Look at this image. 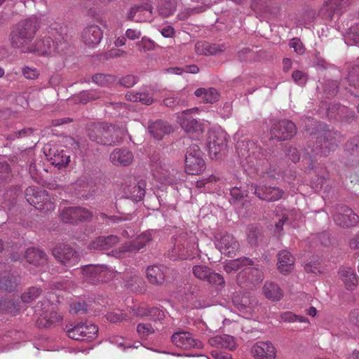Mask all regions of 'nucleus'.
Returning a JSON list of instances; mask_svg holds the SVG:
<instances>
[{
	"mask_svg": "<svg viewBox=\"0 0 359 359\" xmlns=\"http://www.w3.org/2000/svg\"><path fill=\"white\" fill-rule=\"evenodd\" d=\"M166 268L163 266H151L147 269V277L151 284L160 285L164 282Z\"/></svg>",
	"mask_w": 359,
	"mask_h": 359,
	"instance_id": "bb28decb",
	"label": "nucleus"
},
{
	"mask_svg": "<svg viewBox=\"0 0 359 359\" xmlns=\"http://www.w3.org/2000/svg\"><path fill=\"white\" fill-rule=\"evenodd\" d=\"M305 271L308 273H321L322 267L320 266L319 263H309L305 266Z\"/></svg>",
	"mask_w": 359,
	"mask_h": 359,
	"instance_id": "bf43d9fd",
	"label": "nucleus"
},
{
	"mask_svg": "<svg viewBox=\"0 0 359 359\" xmlns=\"http://www.w3.org/2000/svg\"><path fill=\"white\" fill-rule=\"evenodd\" d=\"M339 273L346 289L354 290L358 283V277L355 270L353 268L346 267L341 269Z\"/></svg>",
	"mask_w": 359,
	"mask_h": 359,
	"instance_id": "c85d7f7f",
	"label": "nucleus"
},
{
	"mask_svg": "<svg viewBox=\"0 0 359 359\" xmlns=\"http://www.w3.org/2000/svg\"><path fill=\"white\" fill-rule=\"evenodd\" d=\"M126 100L131 102H140L144 104H150L153 102V98L145 93L128 92L126 95Z\"/></svg>",
	"mask_w": 359,
	"mask_h": 359,
	"instance_id": "a19ab883",
	"label": "nucleus"
},
{
	"mask_svg": "<svg viewBox=\"0 0 359 359\" xmlns=\"http://www.w3.org/2000/svg\"><path fill=\"white\" fill-rule=\"evenodd\" d=\"M155 330L150 323H139L137 326V332L142 339H147L150 334L154 333Z\"/></svg>",
	"mask_w": 359,
	"mask_h": 359,
	"instance_id": "79ce46f5",
	"label": "nucleus"
},
{
	"mask_svg": "<svg viewBox=\"0 0 359 359\" xmlns=\"http://www.w3.org/2000/svg\"><path fill=\"white\" fill-rule=\"evenodd\" d=\"M287 155L289 158L293 162H296L299 160V156L296 148H290L288 151Z\"/></svg>",
	"mask_w": 359,
	"mask_h": 359,
	"instance_id": "69168bd1",
	"label": "nucleus"
},
{
	"mask_svg": "<svg viewBox=\"0 0 359 359\" xmlns=\"http://www.w3.org/2000/svg\"><path fill=\"white\" fill-rule=\"evenodd\" d=\"M224 45L210 44L206 42H198L196 44V50L198 54L214 55L223 51Z\"/></svg>",
	"mask_w": 359,
	"mask_h": 359,
	"instance_id": "c9c22d12",
	"label": "nucleus"
},
{
	"mask_svg": "<svg viewBox=\"0 0 359 359\" xmlns=\"http://www.w3.org/2000/svg\"><path fill=\"white\" fill-rule=\"evenodd\" d=\"M41 290L39 288L30 287L21 295V302L24 304L32 303L39 296Z\"/></svg>",
	"mask_w": 359,
	"mask_h": 359,
	"instance_id": "37998d69",
	"label": "nucleus"
},
{
	"mask_svg": "<svg viewBox=\"0 0 359 359\" xmlns=\"http://www.w3.org/2000/svg\"><path fill=\"white\" fill-rule=\"evenodd\" d=\"M252 353L255 359H275L276 348L269 341H258L252 348Z\"/></svg>",
	"mask_w": 359,
	"mask_h": 359,
	"instance_id": "aec40b11",
	"label": "nucleus"
},
{
	"mask_svg": "<svg viewBox=\"0 0 359 359\" xmlns=\"http://www.w3.org/2000/svg\"><path fill=\"white\" fill-rule=\"evenodd\" d=\"M193 273L197 278L206 280L210 283L217 285H222L224 283V280L220 274L211 271L206 266H194Z\"/></svg>",
	"mask_w": 359,
	"mask_h": 359,
	"instance_id": "f3484780",
	"label": "nucleus"
},
{
	"mask_svg": "<svg viewBox=\"0 0 359 359\" xmlns=\"http://www.w3.org/2000/svg\"><path fill=\"white\" fill-rule=\"evenodd\" d=\"M153 233V230H149L142 233L133 241L123 245L119 248L118 251H113V255L118 258H122L129 256L130 254L137 253L138 251L145 248L152 240Z\"/></svg>",
	"mask_w": 359,
	"mask_h": 359,
	"instance_id": "423d86ee",
	"label": "nucleus"
},
{
	"mask_svg": "<svg viewBox=\"0 0 359 359\" xmlns=\"http://www.w3.org/2000/svg\"><path fill=\"white\" fill-rule=\"evenodd\" d=\"M280 320L287 323H292L295 321L306 323L307 320L305 317L297 316L290 311H287L280 315Z\"/></svg>",
	"mask_w": 359,
	"mask_h": 359,
	"instance_id": "49530a36",
	"label": "nucleus"
},
{
	"mask_svg": "<svg viewBox=\"0 0 359 359\" xmlns=\"http://www.w3.org/2000/svg\"><path fill=\"white\" fill-rule=\"evenodd\" d=\"M294 259L292 255L286 250H283L278 254V268L281 273H287L293 269Z\"/></svg>",
	"mask_w": 359,
	"mask_h": 359,
	"instance_id": "c756f323",
	"label": "nucleus"
},
{
	"mask_svg": "<svg viewBox=\"0 0 359 359\" xmlns=\"http://www.w3.org/2000/svg\"><path fill=\"white\" fill-rule=\"evenodd\" d=\"M37 17L32 16L21 24L11 32V43L15 47L21 48L22 52H36L39 55H46L51 53L54 42L49 37L44 41H38L34 47H26L28 42L33 38L38 27Z\"/></svg>",
	"mask_w": 359,
	"mask_h": 359,
	"instance_id": "f257e3e1",
	"label": "nucleus"
},
{
	"mask_svg": "<svg viewBox=\"0 0 359 359\" xmlns=\"http://www.w3.org/2000/svg\"><path fill=\"white\" fill-rule=\"evenodd\" d=\"M335 223L342 227H351L359 222V217L348 207H341L334 214Z\"/></svg>",
	"mask_w": 359,
	"mask_h": 359,
	"instance_id": "4468645a",
	"label": "nucleus"
},
{
	"mask_svg": "<svg viewBox=\"0 0 359 359\" xmlns=\"http://www.w3.org/2000/svg\"><path fill=\"white\" fill-rule=\"evenodd\" d=\"M161 34L166 38H170L174 35V29L171 26H165L161 30Z\"/></svg>",
	"mask_w": 359,
	"mask_h": 359,
	"instance_id": "e2e57ef3",
	"label": "nucleus"
},
{
	"mask_svg": "<svg viewBox=\"0 0 359 359\" xmlns=\"http://www.w3.org/2000/svg\"><path fill=\"white\" fill-rule=\"evenodd\" d=\"M181 103V100L178 97H170L164 100V104L168 107H173Z\"/></svg>",
	"mask_w": 359,
	"mask_h": 359,
	"instance_id": "052dcab7",
	"label": "nucleus"
},
{
	"mask_svg": "<svg viewBox=\"0 0 359 359\" xmlns=\"http://www.w3.org/2000/svg\"><path fill=\"white\" fill-rule=\"evenodd\" d=\"M172 128L166 122L157 121L150 123L148 131L156 140H161L165 134H169Z\"/></svg>",
	"mask_w": 359,
	"mask_h": 359,
	"instance_id": "393cba45",
	"label": "nucleus"
},
{
	"mask_svg": "<svg viewBox=\"0 0 359 359\" xmlns=\"http://www.w3.org/2000/svg\"><path fill=\"white\" fill-rule=\"evenodd\" d=\"M349 245L351 249L359 250V233L351 239Z\"/></svg>",
	"mask_w": 359,
	"mask_h": 359,
	"instance_id": "338daca9",
	"label": "nucleus"
},
{
	"mask_svg": "<svg viewBox=\"0 0 359 359\" xmlns=\"http://www.w3.org/2000/svg\"><path fill=\"white\" fill-rule=\"evenodd\" d=\"M230 194L232 198L235 199H240L247 196L246 190H241L240 187H234L233 188L229 189Z\"/></svg>",
	"mask_w": 359,
	"mask_h": 359,
	"instance_id": "6e6d98bb",
	"label": "nucleus"
},
{
	"mask_svg": "<svg viewBox=\"0 0 359 359\" xmlns=\"http://www.w3.org/2000/svg\"><path fill=\"white\" fill-rule=\"evenodd\" d=\"M61 219L66 223L76 221H88L92 217V213L86 208L81 207H69L62 210Z\"/></svg>",
	"mask_w": 359,
	"mask_h": 359,
	"instance_id": "f8f14e48",
	"label": "nucleus"
},
{
	"mask_svg": "<svg viewBox=\"0 0 359 359\" xmlns=\"http://www.w3.org/2000/svg\"><path fill=\"white\" fill-rule=\"evenodd\" d=\"M113 79L114 78L111 76L102 74H96L93 78V82L101 86H107Z\"/></svg>",
	"mask_w": 359,
	"mask_h": 359,
	"instance_id": "09e8293b",
	"label": "nucleus"
},
{
	"mask_svg": "<svg viewBox=\"0 0 359 359\" xmlns=\"http://www.w3.org/2000/svg\"><path fill=\"white\" fill-rule=\"evenodd\" d=\"M176 8V0H163L158 6V13L163 17H169Z\"/></svg>",
	"mask_w": 359,
	"mask_h": 359,
	"instance_id": "ea45409f",
	"label": "nucleus"
},
{
	"mask_svg": "<svg viewBox=\"0 0 359 359\" xmlns=\"http://www.w3.org/2000/svg\"><path fill=\"white\" fill-rule=\"evenodd\" d=\"M126 36L128 39L134 40L140 38L141 32L136 29H128L126 31Z\"/></svg>",
	"mask_w": 359,
	"mask_h": 359,
	"instance_id": "0e129e2a",
	"label": "nucleus"
},
{
	"mask_svg": "<svg viewBox=\"0 0 359 359\" xmlns=\"http://www.w3.org/2000/svg\"><path fill=\"white\" fill-rule=\"evenodd\" d=\"M227 146V134L221 128L210 130L208 132L207 147L212 159H219L225 153Z\"/></svg>",
	"mask_w": 359,
	"mask_h": 359,
	"instance_id": "20e7f679",
	"label": "nucleus"
},
{
	"mask_svg": "<svg viewBox=\"0 0 359 359\" xmlns=\"http://www.w3.org/2000/svg\"><path fill=\"white\" fill-rule=\"evenodd\" d=\"M217 178L215 175H210L209 177L197 182V187L205 186L206 184L212 182H216Z\"/></svg>",
	"mask_w": 359,
	"mask_h": 359,
	"instance_id": "774afa93",
	"label": "nucleus"
},
{
	"mask_svg": "<svg viewBox=\"0 0 359 359\" xmlns=\"http://www.w3.org/2000/svg\"><path fill=\"white\" fill-rule=\"evenodd\" d=\"M140 50L147 51L152 50L154 48V43L147 37H142V40L137 43Z\"/></svg>",
	"mask_w": 359,
	"mask_h": 359,
	"instance_id": "603ef678",
	"label": "nucleus"
},
{
	"mask_svg": "<svg viewBox=\"0 0 359 359\" xmlns=\"http://www.w3.org/2000/svg\"><path fill=\"white\" fill-rule=\"evenodd\" d=\"M138 316H151L154 320H161L164 317V313L157 308H148L145 305H141L137 309L133 310Z\"/></svg>",
	"mask_w": 359,
	"mask_h": 359,
	"instance_id": "4c0bfd02",
	"label": "nucleus"
},
{
	"mask_svg": "<svg viewBox=\"0 0 359 359\" xmlns=\"http://www.w3.org/2000/svg\"><path fill=\"white\" fill-rule=\"evenodd\" d=\"M25 198L31 205L39 210L50 211L55 208L48 193L43 189L34 187H28L25 191Z\"/></svg>",
	"mask_w": 359,
	"mask_h": 359,
	"instance_id": "0eeeda50",
	"label": "nucleus"
},
{
	"mask_svg": "<svg viewBox=\"0 0 359 359\" xmlns=\"http://www.w3.org/2000/svg\"><path fill=\"white\" fill-rule=\"evenodd\" d=\"M102 38V32L100 28L96 25L86 27L82 32V39L88 46L97 45Z\"/></svg>",
	"mask_w": 359,
	"mask_h": 359,
	"instance_id": "4be33fe9",
	"label": "nucleus"
},
{
	"mask_svg": "<svg viewBox=\"0 0 359 359\" xmlns=\"http://www.w3.org/2000/svg\"><path fill=\"white\" fill-rule=\"evenodd\" d=\"M265 297L272 301H278L283 297V292L279 286L272 282H266L263 287Z\"/></svg>",
	"mask_w": 359,
	"mask_h": 359,
	"instance_id": "f704fd0d",
	"label": "nucleus"
},
{
	"mask_svg": "<svg viewBox=\"0 0 359 359\" xmlns=\"http://www.w3.org/2000/svg\"><path fill=\"white\" fill-rule=\"evenodd\" d=\"M249 189L254 191L258 198L265 201H277L283 196V191L278 187H257L255 185L252 184Z\"/></svg>",
	"mask_w": 359,
	"mask_h": 359,
	"instance_id": "412c9836",
	"label": "nucleus"
},
{
	"mask_svg": "<svg viewBox=\"0 0 359 359\" xmlns=\"http://www.w3.org/2000/svg\"><path fill=\"white\" fill-rule=\"evenodd\" d=\"M10 168L6 163H0V179H5L9 174Z\"/></svg>",
	"mask_w": 359,
	"mask_h": 359,
	"instance_id": "680f3d73",
	"label": "nucleus"
},
{
	"mask_svg": "<svg viewBox=\"0 0 359 359\" xmlns=\"http://www.w3.org/2000/svg\"><path fill=\"white\" fill-rule=\"evenodd\" d=\"M172 342L177 347L184 349L191 348H201L203 344L198 339H194L191 334L187 332H177L173 334L171 338Z\"/></svg>",
	"mask_w": 359,
	"mask_h": 359,
	"instance_id": "dca6fc26",
	"label": "nucleus"
},
{
	"mask_svg": "<svg viewBox=\"0 0 359 359\" xmlns=\"http://www.w3.org/2000/svg\"><path fill=\"white\" fill-rule=\"evenodd\" d=\"M106 318L110 323H116L126 320V315L117 310L107 313Z\"/></svg>",
	"mask_w": 359,
	"mask_h": 359,
	"instance_id": "de8ad7c7",
	"label": "nucleus"
},
{
	"mask_svg": "<svg viewBox=\"0 0 359 359\" xmlns=\"http://www.w3.org/2000/svg\"><path fill=\"white\" fill-rule=\"evenodd\" d=\"M171 166L166 161L159 160L152 164L151 171L155 179L161 184H171L172 179L170 177Z\"/></svg>",
	"mask_w": 359,
	"mask_h": 359,
	"instance_id": "a211bd4d",
	"label": "nucleus"
},
{
	"mask_svg": "<svg viewBox=\"0 0 359 359\" xmlns=\"http://www.w3.org/2000/svg\"><path fill=\"white\" fill-rule=\"evenodd\" d=\"M88 330L87 340H92L97 337L98 329L92 323H85L76 325L67 330V335L74 340H83V330Z\"/></svg>",
	"mask_w": 359,
	"mask_h": 359,
	"instance_id": "ddd939ff",
	"label": "nucleus"
},
{
	"mask_svg": "<svg viewBox=\"0 0 359 359\" xmlns=\"http://www.w3.org/2000/svg\"><path fill=\"white\" fill-rule=\"evenodd\" d=\"M118 241V238L116 236H100L90 244V248L98 250H106L111 248Z\"/></svg>",
	"mask_w": 359,
	"mask_h": 359,
	"instance_id": "473e14b6",
	"label": "nucleus"
},
{
	"mask_svg": "<svg viewBox=\"0 0 359 359\" xmlns=\"http://www.w3.org/2000/svg\"><path fill=\"white\" fill-rule=\"evenodd\" d=\"M215 247L222 253L231 257L239 249V243L236 238L229 233H226L217 238Z\"/></svg>",
	"mask_w": 359,
	"mask_h": 359,
	"instance_id": "2eb2a0df",
	"label": "nucleus"
},
{
	"mask_svg": "<svg viewBox=\"0 0 359 359\" xmlns=\"http://www.w3.org/2000/svg\"><path fill=\"white\" fill-rule=\"evenodd\" d=\"M252 265V260L243 257L228 261L224 268L227 273L242 269L238 274L239 282H241V279L248 274V280L252 283H259L263 280V273L258 269L251 267Z\"/></svg>",
	"mask_w": 359,
	"mask_h": 359,
	"instance_id": "f03ea898",
	"label": "nucleus"
},
{
	"mask_svg": "<svg viewBox=\"0 0 359 359\" xmlns=\"http://www.w3.org/2000/svg\"><path fill=\"white\" fill-rule=\"evenodd\" d=\"M88 136L92 141L101 144H111L118 142L117 140H109L108 138V131L100 126H95L88 133Z\"/></svg>",
	"mask_w": 359,
	"mask_h": 359,
	"instance_id": "cd10ccee",
	"label": "nucleus"
},
{
	"mask_svg": "<svg viewBox=\"0 0 359 359\" xmlns=\"http://www.w3.org/2000/svg\"><path fill=\"white\" fill-rule=\"evenodd\" d=\"M208 343L212 346L224 348L229 350H233L236 347L235 339L230 335H216L208 340Z\"/></svg>",
	"mask_w": 359,
	"mask_h": 359,
	"instance_id": "a878e982",
	"label": "nucleus"
},
{
	"mask_svg": "<svg viewBox=\"0 0 359 359\" xmlns=\"http://www.w3.org/2000/svg\"><path fill=\"white\" fill-rule=\"evenodd\" d=\"M119 82L121 85L126 88H130L137 83V79L133 75H127L121 78Z\"/></svg>",
	"mask_w": 359,
	"mask_h": 359,
	"instance_id": "5fc2aeb1",
	"label": "nucleus"
},
{
	"mask_svg": "<svg viewBox=\"0 0 359 359\" xmlns=\"http://www.w3.org/2000/svg\"><path fill=\"white\" fill-rule=\"evenodd\" d=\"M292 79L299 86H304L307 81L306 75L299 70H297L292 73Z\"/></svg>",
	"mask_w": 359,
	"mask_h": 359,
	"instance_id": "3c124183",
	"label": "nucleus"
},
{
	"mask_svg": "<svg viewBox=\"0 0 359 359\" xmlns=\"http://www.w3.org/2000/svg\"><path fill=\"white\" fill-rule=\"evenodd\" d=\"M295 133V125L287 120H283L274 123L271 130V138L279 141L291 138Z\"/></svg>",
	"mask_w": 359,
	"mask_h": 359,
	"instance_id": "9b49d317",
	"label": "nucleus"
},
{
	"mask_svg": "<svg viewBox=\"0 0 359 359\" xmlns=\"http://www.w3.org/2000/svg\"><path fill=\"white\" fill-rule=\"evenodd\" d=\"M146 183L144 180H140L137 182L133 189H137V193L133 194V199L135 201H140L145 194Z\"/></svg>",
	"mask_w": 359,
	"mask_h": 359,
	"instance_id": "8fccbe9b",
	"label": "nucleus"
},
{
	"mask_svg": "<svg viewBox=\"0 0 359 359\" xmlns=\"http://www.w3.org/2000/svg\"><path fill=\"white\" fill-rule=\"evenodd\" d=\"M53 256L64 266L71 267L78 264L80 256L72 248L62 244L53 250Z\"/></svg>",
	"mask_w": 359,
	"mask_h": 359,
	"instance_id": "9d476101",
	"label": "nucleus"
},
{
	"mask_svg": "<svg viewBox=\"0 0 359 359\" xmlns=\"http://www.w3.org/2000/svg\"><path fill=\"white\" fill-rule=\"evenodd\" d=\"M133 158L132 151L127 149H116L110 155V161L116 165H128L133 162Z\"/></svg>",
	"mask_w": 359,
	"mask_h": 359,
	"instance_id": "5701e85b",
	"label": "nucleus"
},
{
	"mask_svg": "<svg viewBox=\"0 0 359 359\" xmlns=\"http://www.w3.org/2000/svg\"><path fill=\"white\" fill-rule=\"evenodd\" d=\"M47 158L53 165L59 168L66 166L70 160L69 155H67L63 150L53 147L49 149L48 154H46Z\"/></svg>",
	"mask_w": 359,
	"mask_h": 359,
	"instance_id": "b1692460",
	"label": "nucleus"
},
{
	"mask_svg": "<svg viewBox=\"0 0 359 359\" xmlns=\"http://www.w3.org/2000/svg\"><path fill=\"white\" fill-rule=\"evenodd\" d=\"M290 46L294 48V51L299 55H302L304 53V48L300 39L297 38H293L289 43Z\"/></svg>",
	"mask_w": 359,
	"mask_h": 359,
	"instance_id": "864d4df0",
	"label": "nucleus"
},
{
	"mask_svg": "<svg viewBox=\"0 0 359 359\" xmlns=\"http://www.w3.org/2000/svg\"><path fill=\"white\" fill-rule=\"evenodd\" d=\"M109 341L111 344H116L118 348H121L123 350L130 348H137L142 345L140 342H135L133 346L130 344H126L125 343V339L121 337H113L110 338Z\"/></svg>",
	"mask_w": 359,
	"mask_h": 359,
	"instance_id": "c03bdc74",
	"label": "nucleus"
},
{
	"mask_svg": "<svg viewBox=\"0 0 359 359\" xmlns=\"http://www.w3.org/2000/svg\"><path fill=\"white\" fill-rule=\"evenodd\" d=\"M198 238L194 233H191L188 240L186 241L185 248L187 249V259H193L196 255H199V250L198 246Z\"/></svg>",
	"mask_w": 359,
	"mask_h": 359,
	"instance_id": "58836bf2",
	"label": "nucleus"
},
{
	"mask_svg": "<svg viewBox=\"0 0 359 359\" xmlns=\"http://www.w3.org/2000/svg\"><path fill=\"white\" fill-rule=\"evenodd\" d=\"M194 111H198V109L193 108L179 114L177 122L187 133L196 134L194 137L198 138L203 133L204 128L201 123L190 116V113Z\"/></svg>",
	"mask_w": 359,
	"mask_h": 359,
	"instance_id": "1a4fd4ad",
	"label": "nucleus"
},
{
	"mask_svg": "<svg viewBox=\"0 0 359 359\" xmlns=\"http://www.w3.org/2000/svg\"><path fill=\"white\" fill-rule=\"evenodd\" d=\"M152 17V7L149 2L134 6L128 13V18L136 22L150 20Z\"/></svg>",
	"mask_w": 359,
	"mask_h": 359,
	"instance_id": "6ab92c4d",
	"label": "nucleus"
},
{
	"mask_svg": "<svg viewBox=\"0 0 359 359\" xmlns=\"http://www.w3.org/2000/svg\"><path fill=\"white\" fill-rule=\"evenodd\" d=\"M23 75L29 79H34L37 78L39 75L38 71L35 68L25 67L22 70Z\"/></svg>",
	"mask_w": 359,
	"mask_h": 359,
	"instance_id": "13d9d810",
	"label": "nucleus"
},
{
	"mask_svg": "<svg viewBox=\"0 0 359 359\" xmlns=\"http://www.w3.org/2000/svg\"><path fill=\"white\" fill-rule=\"evenodd\" d=\"M20 282V277L11 272H4L0 280V290L12 291Z\"/></svg>",
	"mask_w": 359,
	"mask_h": 359,
	"instance_id": "2f4dec72",
	"label": "nucleus"
},
{
	"mask_svg": "<svg viewBox=\"0 0 359 359\" xmlns=\"http://www.w3.org/2000/svg\"><path fill=\"white\" fill-rule=\"evenodd\" d=\"M184 168L189 175H199L205 171L206 164L203 152L198 145L191 144L187 149Z\"/></svg>",
	"mask_w": 359,
	"mask_h": 359,
	"instance_id": "39448f33",
	"label": "nucleus"
},
{
	"mask_svg": "<svg viewBox=\"0 0 359 359\" xmlns=\"http://www.w3.org/2000/svg\"><path fill=\"white\" fill-rule=\"evenodd\" d=\"M98 96L95 95L94 91H83L81 93V102L86 103L88 101L95 100Z\"/></svg>",
	"mask_w": 359,
	"mask_h": 359,
	"instance_id": "4d7b16f0",
	"label": "nucleus"
},
{
	"mask_svg": "<svg viewBox=\"0 0 359 359\" xmlns=\"http://www.w3.org/2000/svg\"><path fill=\"white\" fill-rule=\"evenodd\" d=\"M25 258L27 262L34 265H42L46 262V254L36 248L27 249Z\"/></svg>",
	"mask_w": 359,
	"mask_h": 359,
	"instance_id": "72a5a7b5",
	"label": "nucleus"
},
{
	"mask_svg": "<svg viewBox=\"0 0 359 359\" xmlns=\"http://www.w3.org/2000/svg\"><path fill=\"white\" fill-rule=\"evenodd\" d=\"M325 4L331 12L340 11L346 5V0H325Z\"/></svg>",
	"mask_w": 359,
	"mask_h": 359,
	"instance_id": "a18cd8bd",
	"label": "nucleus"
},
{
	"mask_svg": "<svg viewBox=\"0 0 359 359\" xmlns=\"http://www.w3.org/2000/svg\"><path fill=\"white\" fill-rule=\"evenodd\" d=\"M76 273L80 275V278L83 282L89 283H97L98 282H105L114 276L113 270L108 269L104 265L89 264L83 266L76 271Z\"/></svg>",
	"mask_w": 359,
	"mask_h": 359,
	"instance_id": "7ed1b4c3",
	"label": "nucleus"
},
{
	"mask_svg": "<svg viewBox=\"0 0 359 359\" xmlns=\"http://www.w3.org/2000/svg\"><path fill=\"white\" fill-rule=\"evenodd\" d=\"M34 313L38 316L37 324L39 327H48L62 319L61 316L55 310L53 303L49 302H39Z\"/></svg>",
	"mask_w": 359,
	"mask_h": 359,
	"instance_id": "6e6552de",
	"label": "nucleus"
},
{
	"mask_svg": "<svg viewBox=\"0 0 359 359\" xmlns=\"http://www.w3.org/2000/svg\"><path fill=\"white\" fill-rule=\"evenodd\" d=\"M337 134L329 131L324 135V142L320 146V151H318L317 148L314 149V151L316 154H320V155H327L331 150H334L337 146L335 140Z\"/></svg>",
	"mask_w": 359,
	"mask_h": 359,
	"instance_id": "7c9ffc66",
	"label": "nucleus"
},
{
	"mask_svg": "<svg viewBox=\"0 0 359 359\" xmlns=\"http://www.w3.org/2000/svg\"><path fill=\"white\" fill-rule=\"evenodd\" d=\"M195 95L206 103H213L218 100L219 93L213 88H200L195 91Z\"/></svg>",
	"mask_w": 359,
	"mask_h": 359,
	"instance_id": "e433bc0d",
	"label": "nucleus"
}]
</instances>
